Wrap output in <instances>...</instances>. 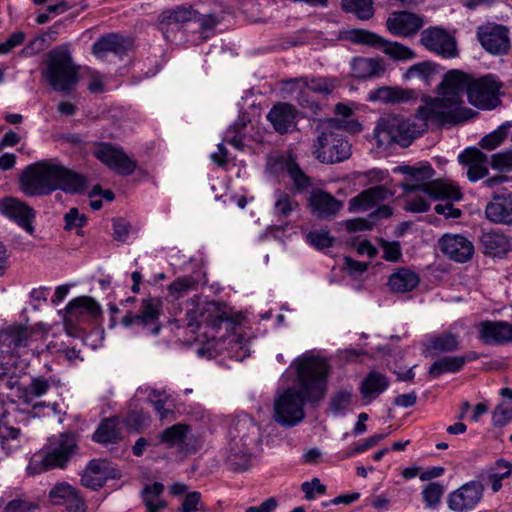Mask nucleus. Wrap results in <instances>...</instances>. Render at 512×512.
<instances>
[{"label":"nucleus","mask_w":512,"mask_h":512,"mask_svg":"<svg viewBox=\"0 0 512 512\" xmlns=\"http://www.w3.org/2000/svg\"><path fill=\"white\" fill-rule=\"evenodd\" d=\"M291 367L295 369L297 386L287 387L278 393L273 404V420L285 428L294 427L304 420L306 402L315 404L325 397L329 373L327 361L310 353L296 358Z\"/></svg>","instance_id":"f257e3e1"},{"label":"nucleus","mask_w":512,"mask_h":512,"mask_svg":"<svg viewBox=\"0 0 512 512\" xmlns=\"http://www.w3.org/2000/svg\"><path fill=\"white\" fill-rule=\"evenodd\" d=\"M472 78V75L457 69L444 74L437 86V96L427 99L423 105L432 118V124L456 125L472 116V110L463 106V94L466 92L468 95Z\"/></svg>","instance_id":"f03ea898"},{"label":"nucleus","mask_w":512,"mask_h":512,"mask_svg":"<svg viewBox=\"0 0 512 512\" xmlns=\"http://www.w3.org/2000/svg\"><path fill=\"white\" fill-rule=\"evenodd\" d=\"M85 187V179L51 160L28 165L19 176V189L27 197L46 196L61 189L76 193Z\"/></svg>","instance_id":"7ed1b4c3"},{"label":"nucleus","mask_w":512,"mask_h":512,"mask_svg":"<svg viewBox=\"0 0 512 512\" xmlns=\"http://www.w3.org/2000/svg\"><path fill=\"white\" fill-rule=\"evenodd\" d=\"M426 108L420 106L413 118L405 119L399 115H388L379 119L374 130L379 145L397 144L408 147L414 139L422 135L432 123Z\"/></svg>","instance_id":"20e7f679"},{"label":"nucleus","mask_w":512,"mask_h":512,"mask_svg":"<svg viewBox=\"0 0 512 512\" xmlns=\"http://www.w3.org/2000/svg\"><path fill=\"white\" fill-rule=\"evenodd\" d=\"M79 68L68 47L59 46L46 54L41 75L54 91L70 93L79 82Z\"/></svg>","instance_id":"39448f33"},{"label":"nucleus","mask_w":512,"mask_h":512,"mask_svg":"<svg viewBox=\"0 0 512 512\" xmlns=\"http://www.w3.org/2000/svg\"><path fill=\"white\" fill-rule=\"evenodd\" d=\"M344 121L338 119L319 120L316 126L318 136L313 143V154L322 163L334 164L348 159L351 145L341 132Z\"/></svg>","instance_id":"423d86ee"},{"label":"nucleus","mask_w":512,"mask_h":512,"mask_svg":"<svg viewBox=\"0 0 512 512\" xmlns=\"http://www.w3.org/2000/svg\"><path fill=\"white\" fill-rule=\"evenodd\" d=\"M77 450L76 439L72 435L61 434L58 438L50 440L42 451L31 457L26 471L34 476L53 469H64Z\"/></svg>","instance_id":"0eeeda50"},{"label":"nucleus","mask_w":512,"mask_h":512,"mask_svg":"<svg viewBox=\"0 0 512 512\" xmlns=\"http://www.w3.org/2000/svg\"><path fill=\"white\" fill-rule=\"evenodd\" d=\"M229 434L226 465L236 472L245 471L251 465L250 446L256 441L257 427L251 419H237L230 427Z\"/></svg>","instance_id":"6e6552de"},{"label":"nucleus","mask_w":512,"mask_h":512,"mask_svg":"<svg viewBox=\"0 0 512 512\" xmlns=\"http://www.w3.org/2000/svg\"><path fill=\"white\" fill-rule=\"evenodd\" d=\"M399 170L408 177L401 185L406 192L422 191L433 200L461 198V193L456 187L441 180H431L434 172L430 166H401Z\"/></svg>","instance_id":"1a4fd4ad"},{"label":"nucleus","mask_w":512,"mask_h":512,"mask_svg":"<svg viewBox=\"0 0 512 512\" xmlns=\"http://www.w3.org/2000/svg\"><path fill=\"white\" fill-rule=\"evenodd\" d=\"M156 444L176 449L183 455L196 453L201 447L200 440L192 433L191 426L185 423H176L164 429L157 435Z\"/></svg>","instance_id":"9d476101"},{"label":"nucleus","mask_w":512,"mask_h":512,"mask_svg":"<svg viewBox=\"0 0 512 512\" xmlns=\"http://www.w3.org/2000/svg\"><path fill=\"white\" fill-rule=\"evenodd\" d=\"M501 88L502 84L491 74L478 79L472 78L468 91V101L479 109H494L501 103L499 97Z\"/></svg>","instance_id":"9b49d317"},{"label":"nucleus","mask_w":512,"mask_h":512,"mask_svg":"<svg viewBox=\"0 0 512 512\" xmlns=\"http://www.w3.org/2000/svg\"><path fill=\"white\" fill-rule=\"evenodd\" d=\"M347 39L356 44L381 48L386 55L395 60H410L415 58V53L410 48L398 42H389L378 34L368 30L353 29L348 32Z\"/></svg>","instance_id":"f8f14e48"},{"label":"nucleus","mask_w":512,"mask_h":512,"mask_svg":"<svg viewBox=\"0 0 512 512\" xmlns=\"http://www.w3.org/2000/svg\"><path fill=\"white\" fill-rule=\"evenodd\" d=\"M162 310V301L157 297H147L142 300L139 313H127L121 320L124 327L137 325L146 329L152 335H158L161 330L159 317Z\"/></svg>","instance_id":"ddd939ff"},{"label":"nucleus","mask_w":512,"mask_h":512,"mask_svg":"<svg viewBox=\"0 0 512 512\" xmlns=\"http://www.w3.org/2000/svg\"><path fill=\"white\" fill-rule=\"evenodd\" d=\"M477 39L485 51L494 56H504L510 52L509 28L502 24L486 23L477 28Z\"/></svg>","instance_id":"4468645a"},{"label":"nucleus","mask_w":512,"mask_h":512,"mask_svg":"<svg viewBox=\"0 0 512 512\" xmlns=\"http://www.w3.org/2000/svg\"><path fill=\"white\" fill-rule=\"evenodd\" d=\"M420 42L426 49L443 58H454L458 55L455 38L442 28L430 27L423 30Z\"/></svg>","instance_id":"2eb2a0df"},{"label":"nucleus","mask_w":512,"mask_h":512,"mask_svg":"<svg viewBox=\"0 0 512 512\" xmlns=\"http://www.w3.org/2000/svg\"><path fill=\"white\" fill-rule=\"evenodd\" d=\"M190 318L187 327L194 332L201 324H206L212 328H219L222 322H236L224 309L220 302H207L203 309L198 311H190L187 313Z\"/></svg>","instance_id":"dca6fc26"},{"label":"nucleus","mask_w":512,"mask_h":512,"mask_svg":"<svg viewBox=\"0 0 512 512\" xmlns=\"http://www.w3.org/2000/svg\"><path fill=\"white\" fill-rule=\"evenodd\" d=\"M311 214L320 220H331L343 208V202L322 189H313L307 199Z\"/></svg>","instance_id":"f3484780"},{"label":"nucleus","mask_w":512,"mask_h":512,"mask_svg":"<svg viewBox=\"0 0 512 512\" xmlns=\"http://www.w3.org/2000/svg\"><path fill=\"white\" fill-rule=\"evenodd\" d=\"M94 155L120 175H131L137 166L136 161L131 159L123 149L113 147L110 144H100Z\"/></svg>","instance_id":"a211bd4d"},{"label":"nucleus","mask_w":512,"mask_h":512,"mask_svg":"<svg viewBox=\"0 0 512 512\" xmlns=\"http://www.w3.org/2000/svg\"><path fill=\"white\" fill-rule=\"evenodd\" d=\"M484 486L479 481L465 483L448 496V507L455 512L473 509L482 499Z\"/></svg>","instance_id":"6ab92c4d"},{"label":"nucleus","mask_w":512,"mask_h":512,"mask_svg":"<svg viewBox=\"0 0 512 512\" xmlns=\"http://www.w3.org/2000/svg\"><path fill=\"white\" fill-rule=\"evenodd\" d=\"M486 218L495 224H512V192L495 193L485 208Z\"/></svg>","instance_id":"aec40b11"},{"label":"nucleus","mask_w":512,"mask_h":512,"mask_svg":"<svg viewBox=\"0 0 512 512\" xmlns=\"http://www.w3.org/2000/svg\"><path fill=\"white\" fill-rule=\"evenodd\" d=\"M423 25L424 20L421 16L407 11L395 12L386 20L389 32L402 37L413 36Z\"/></svg>","instance_id":"412c9836"},{"label":"nucleus","mask_w":512,"mask_h":512,"mask_svg":"<svg viewBox=\"0 0 512 512\" xmlns=\"http://www.w3.org/2000/svg\"><path fill=\"white\" fill-rule=\"evenodd\" d=\"M442 252L451 260L464 263L474 254L472 242L462 235H444L440 240Z\"/></svg>","instance_id":"4be33fe9"},{"label":"nucleus","mask_w":512,"mask_h":512,"mask_svg":"<svg viewBox=\"0 0 512 512\" xmlns=\"http://www.w3.org/2000/svg\"><path fill=\"white\" fill-rule=\"evenodd\" d=\"M0 205L4 215L15 220L29 234L34 232L32 222L35 218V211L32 207L12 197L5 198Z\"/></svg>","instance_id":"5701e85b"},{"label":"nucleus","mask_w":512,"mask_h":512,"mask_svg":"<svg viewBox=\"0 0 512 512\" xmlns=\"http://www.w3.org/2000/svg\"><path fill=\"white\" fill-rule=\"evenodd\" d=\"M485 344L503 345L512 341V324L504 321H483L479 328Z\"/></svg>","instance_id":"b1692460"},{"label":"nucleus","mask_w":512,"mask_h":512,"mask_svg":"<svg viewBox=\"0 0 512 512\" xmlns=\"http://www.w3.org/2000/svg\"><path fill=\"white\" fill-rule=\"evenodd\" d=\"M487 160V155L477 148H469L459 155V162L468 166L467 177L472 182L488 175Z\"/></svg>","instance_id":"393cba45"},{"label":"nucleus","mask_w":512,"mask_h":512,"mask_svg":"<svg viewBox=\"0 0 512 512\" xmlns=\"http://www.w3.org/2000/svg\"><path fill=\"white\" fill-rule=\"evenodd\" d=\"M129 46L130 41L128 39L119 34L110 33L102 36L93 44L92 53L98 58H103L108 52L123 55L127 52Z\"/></svg>","instance_id":"a878e982"},{"label":"nucleus","mask_w":512,"mask_h":512,"mask_svg":"<svg viewBox=\"0 0 512 512\" xmlns=\"http://www.w3.org/2000/svg\"><path fill=\"white\" fill-rule=\"evenodd\" d=\"M267 119L272 124L275 131L284 134L295 124L296 111L290 104L278 103L270 110Z\"/></svg>","instance_id":"bb28decb"},{"label":"nucleus","mask_w":512,"mask_h":512,"mask_svg":"<svg viewBox=\"0 0 512 512\" xmlns=\"http://www.w3.org/2000/svg\"><path fill=\"white\" fill-rule=\"evenodd\" d=\"M351 69L354 77L358 79H369L384 74V62L380 58L355 57L351 62Z\"/></svg>","instance_id":"cd10ccee"},{"label":"nucleus","mask_w":512,"mask_h":512,"mask_svg":"<svg viewBox=\"0 0 512 512\" xmlns=\"http://www.w3.org/2000/svg\"><path fill=\"white\" fill-rule=\"evenodd\" d=\"M420 283L419 275L408 269L398 268L389 276L387 285L394 293H407L415 289Z\"/></svg>","instance_id":"c85d7f7f"},{"label":"nucleus","mask_w":512,"mask_h":512,"mask_svg":"<svg viewBox=\"0 0 512 512\" xmlns=\"http://www.w3.org/2000/svg\"><path fill=\"white\" fill-rule=\"evenodd\" d=\"M286 85L301 83L303 87L323 95H329L339 86V81L333 77H313L306 76L285 80Z\"/></svg>","instance_id":"c756f323"},{"label":"nucleus","mask_w":512,"mask_h":512,"mask_svg":"<svg viewBox=\"0 0 512 512\" xmlns=\"http://www.w3.org/2000/svg\"><path fill=\"white\" fill-rule=\"evenodd\" d=\"M416 98L417 94L414 90L399 87L378 88L370 97L372 100L383 103H405Z\"/></svg>","instance_id":"7c9ffc66"},{"label":"nucleus","mask_w":512,"mask_h":512,"mask_svg":"<svg viewBox=\"0 0 512 512\" xmlns=\"http://www.w3.org/2000/svg\"><path fill=\"white\" fill-rule=\"evenodd\" d=\"M388 385L389 381L383 374L373 371L361 382L360 392L363 398L370 401L385 391Z\"/></svg>","instance_id":"2f4dec72"},{"label":"nucleus","mask_w":512,"mask_h":512,"mask_svg":"<svg viewBox=\"0 0 512 512\" xmlns=\"http://www.w3.org/2000/svg\"><path fill=\"white\" fill-rule=\"evenodd\" d=\"M117 418H106L94 432L93 439L101 444L117 443L122 439Z\"/></svg>","instance_id":"473e14b6"},{"label":"nucleus","mask_w":512,"mask_h":512,"mask_svg":"<svg viewBox=\"0 0 512 512\" xmlns=\"http://www.w3.org/2000/svg\"><path fill=\"white\" fill-rule=\"evenodd\" d=\"M481 243L484 253L493 256L505 254L511 248L509 238L497 232L484 233L481 236Z\"/></svg>","instance_id":"72a5a7b5"},{"label":"nucleus","mask_w":512,"mask_h":512,"mask_svg":"<svg viewBox=\"0 0 512 512\" xmlns=\"http://www.w3.org/2000/svg\"><path fill=\"white\" fill-rule=\"evenodd\" d=\"M69 317H78L83 313H87L92 317L100 315L101 308L99 304L91 297L81 296L73 299L66 307Z\"/></svg>","instance_id":"f704fd0d"},{"label":"nucleus","mask_w":512,"mask_h":512,"mask_svg":"<svg viewBox=\"0 0 512 512\" xmlns=\"http://www.w3.org/2000/svg\"><path fill=\"white\" fill-rule=\"evenodd\" d=\"M467 358L464 356H449L436 360L429 368V375L433 378L443 373H455L462 369Z\"/></svg>","instance_id":"c9c22d12"},{"label":"nucleus","mask_w":512,"mask_h":512,"mask_svg":"<svg viewBox=\"0 0 512 512\" xmlns=\"http://www.w3.org/2000/svg\"><path fill=\"white\" fill-rule=\"evenodd\" d=\"M147 400L153 406L161 421L169 416H174L175 405L169 400V396L165 392L152 390L148 394Z\"/></svg>","instance_id":"e433bc0d"},{"label":"nucleus","mask_w":512,"mask_h":512,"mask_svg":"<svg viewBox=\"0 0 512 512\" xmlns=\"http://www.w3.org/2000/svg\"><path fill=\"white\" fill-rule=\"evenodd\" d=\"M285 170L291 178L294 187L297 191L301 192L311 186V178L301 169L299 164L289 157L285 162Z\"/></svg>","instance_id":"4c0bfd02"},{"label":"nucleus","mask_w":512,"mask_h":512,"mask_svg":"<svg viewBox=\"0 0 512 512\" xmlns=\"http://www.w3.org/2000/svg\"><path fill=\"white\" fill-rule=\"evenodd\" d=\"M344 11L354 13L360 20H368L374 15L372 0H342Z\"/></svg>","instance_id":"58836bf2"},{"label":"nucleus","mask_w":512,"mask_h":512,"mask_svg":"<svg viewBox=\"0 0 512 512\" xmlns=\"http://www.w3.org/2000/svg\"><path fill=\"white\" fill-rule=\"evenodd\" d=\"M298 207V202L288 193L281 190L275 192L274 214L279 219L288 218Z\"/></svg>","instance_id":"ea45409f"},{"label":"nucleus","mask_w":512,"mask_h":512,"mask_svg":"<svg viewBox=\"0 0 512 512\" xmlns=\"http://www.w3.org/2000/svg\"><path fill=\"white\" fill-rule=\"evenodd\" d=\"M198 12L184 6H178L173 10H166L161 14V22L170 24H179L196 19Z\"/></svg>","instance_id":"a19ab883"},{"label":"nucleus","mask_w":512,"mask_h":512,"mask_svg":"<svg viewBox=\"0 0 512 512\" xmlns=\"http://www.w3.org/2000/svg\"><path fill=\"white\" fill-rule=\"evenodd\" d=\"M512 127V122H505L498 129L484 136L480 141V146L486 150H494L508 136V129Z\"/></svg>","instance_id":"79ce46f5"},{"label":"nucleus","mask_w":512,"mask_h":512,"mask_svg":"<svg viewBox=\"0 0 512 512\" xmlns=\"http://www.w3.org/2000/svg\"><path fill=\"white\" fill-rule=\"evenodd\" d=\"M437 73V66L431 62L424 61L411 66L405 73V78H420L426 85L430 84L431 78Z\"/></svg>","instance_id":"37998d69"},{"label":"nucleus","mask_w":512,"mask_h":512,"mask_svg":"<svg viewBox=\"0 0 512 512\" xmlns=\"http://www.w3.org/2000/svg\"><path fill=\"white\" fill-rule=\"evenodd\" d=\"M459 341L456 335L451 333H444L439 336L433 337L428 348L437 353L451 352L458 348Z\"/></svg>","instance_id":"c03bdc74"},{"label":"nucleus","mask_w":512,"mask_h":512,"mask_svg":"<svg viewBox=\"0 0 512 512\" xmlns=\"http://www.w3.org/2000/svg\"><path fill=\"white\" fill-rule=\"evenodd\" d=\"M445 487L438 482H430L426 485L422 492V497L425 505L428 508L437 507L442 499L444 494Z\"/></svg>","instance_id":"a18cd8bd"},{"label":"nucleus","mask_w":512,"mask_h":512,"mask_svg":"<svg viewBox=\"0 0 512 512\" xmlns=\"http://www.w3.org/2000/svg\"><path fill=\"white\" fill-rule=\"evenodd\" d=\"M123 422L128 428L140 432L149 425L150 416L143 410H131L124 417Z\"/></svg>","instance_id":"49530a36"},{"label":"nucleus","mask_w":512,"mask_h":512,"mask_svg":"<svg viewBox=\"0 0 512 512\" xmlns=\"http://www.w3.org/2000/svg\"><path fill=\"white\" fill-rule=\"evenodd\" d=\"M352 402V393L348 390L335 392L329 401V409L334 415L344 412Z\"/></svg>","instance_id":"de8ad7c7"},{"label":"nucleus","mask_w":512,"mask_h":512,"mask_svg":"<svg viewBox=\"0 0 512 512\" xmlns=\"http://www.w3.org/2000/svg\"><path fill=\"white\" fill-rule=\"evenodd\" d=\"M76 489L66 482L56 484L49 492V498L55 505H62L75 494Z\"/></svg>","instance_id":"09e8293b"},{"label":"nucleus","mask_w":512,"mask_h":512,"mask_svg":"<svg viewBox=\"0 0 512 512\" xmlns=\"http://www.w3.org/2000/svg\"><path fill=\"white\" fill-rule=\"evenodd\" d=\"M376 204L369 189L359 193L357 196L349 200V211L357 212L360 210H368Z\"/></svg>","instance_id":"8fccbe9b"},{"label":"nucleus","mask_w":512,"mask_h":512,"mask_svg":"<svg viewBox=\"0 0 512 512\" xmlns=\"http://www.w3.org/2000/svg\"><path fill=\"white\" fill-rule=\"evenodd\" d=\"M512 420V404L507 402L500 403L492 413V422L494 426L503 427Z\"/></svg>","instance_id":"3c124183"},{"label":"nucleus","mask_w":512,"mask_h":512,"mask_svg":"<svg viewBox=\"0 0 512 512\" xmlns=\"http://www.w3.org/2000/svg\"><path fill=\"white\" fill-rule=\"evenodd\" d=\"M306 238L307 241L317 249L331 247L334 242V238L325 230L311 231L307 234Z\"/></svg>","instance_id":"603ef678"},{"label":"nucleus","mask_w":512,"mask_h":512,"mask_svg":"<svg viewBox=\"0 0 512 512\" xmlns=\"http://www.w3.org/2000/svg\"><path fill=\"white\" fill-rule=\"evenodd\" d=\"M491 166L500 172L512 171V151L493 154L491 157Z\"/></svg>","instance_id":"864d4df0"},{"label":"nucleus","mask_w":512,"mask_h":512,"mask_svg":"<svg viewBox=\"0 0 512 512\" xmlns=\"http://www.w3.org/2000/svg\"><path fill=\"white\" fill-rule=\"evenodd\" d=\"M65 230H73L75 228H81L86 224L87 218L84 214H81L78 208H71L65 215Z\"/></svg>","instance_id":"5fc2aeb1"},{"label":"nucleus","mask_w":512,"mask_h":512,"mask_svg":"<svg viewBox=\"0 0 512 512\" xmlns=\"http://www.w3.org/2000/svg\"><path fill=\"white\" fill-rule=\"evenodd\" d=\"M380 247L383 250V258L387 261L396 262L400 259L402 253H401V247L399 242L393 241L389 242L384 239H381L379 241Z\"/></svg>","instance_id":"6e6d98bb"},{"label":"nucleus","mask_w":512,"mask_h":512,"mask_svg":"<svg viewBox=\"0 0 512 512\" xmlns=\"http://www.w3.org/2000/svg\"><path fill=\"white\" fill-rule=\"evenodd\" d=\"M38 508L36 503L23 499H14L7 503L2 512H34Z\"/></svg>","instance_id":"4d7b16f0"},{"label":"nucleus","mask_w":512,"mask_h":512,"mask_svg":"<svg viewBox=\"0 0 512 512\" xmlns=\"http://www.w3.org/2000/svg\"><path fill=\"white\" fill-rule=\"evenodd\" d=\"M193 283V280L190 278H178L169 285V293L174 296L175 299H179L192 287Z\"/></svg>","instance_id":"13d9d810"},{"label":"nucleus","mask_w":512,"mask_h":512,"mask_svg":"<svg viewBox=\"0 0 512 512\" xmlns=\"http://www.w3.org/2000/svg\"><path fill=\"white\" fill-rule=\"evenodd\" d=\"M10 344L15 348L26 346L28 342L27 329L23 326L12 327L9 330Z\"/></svg>","instance_id":"bf43d9fd"},{"label":"nucleus","mask_w":512,"mask_h":512,"mask_svg":"<svg viewBox=\"0 0 512 512\" xmlns=\"http://www.w3.org/2000/svg\"><path fill=\"white\" fill-rule=\"evenodd\" d=\"M25 40V34L21 31L11 34L5 42L0 43V54L10 52L16 46L21 45Z\"/></svg>","instance_id":"052dcab7"},{"label":"nucleus","mask_w":512,"mask_h":512,"mask_svg":"<svg viewBox=\"0 0 512 512\" xmlns=\"http://www.w3.org/2000/svg\"><path fill=\"white\" fill-rule=\"evenodd\" d=\"M201 494L199 492L187 493L184 497L182 505L178 508V512H194L197 510V505L200 503Z\"/></svg>","instance_id":"680f3d73"},{"label":"nucleus","mask_w":512,"mask_h":512,"mask_svg":"<svg viewBox=\"0 0 512 512\" xmlns=\"http://www.w3.org/2000/svg\"><path fill=\"white\" fill-rule=\"evenodd\" d=\"M374 225L375 221L371 220L369 217L367 219L356 218L346 221V228L349 232L370 230Z\"/></svg>","instance_id":"e2e57ef3"},{"label":"nucleus","mask_w":512,"mask_h":512,"mask_svg":"<svg viewBox=\"0 0 512 512\" xmlns=\"http://www.w3.org/2000/svg\"><path fill=\"white\" fill-rule=\"evenodd\" d=\"M302 491L305 493V497L308 500H311L314 498V490L318 494H324L326 491V487L320 483V480L318 478H313L310 482H304L301 485Z\"/></svg>","instance_id":"0e129e2a"},{"label":"nucleus","mask_w":512,"mask_h":512,"mask_svg":"<svg viewBox=\"0 0 512 512\" xmlns=\"http://www.w3.org/2000/svg\"><path fill=\"white\" fill-rule=\"evenodd\" d=\"M404 209L414 213H423L430 209V204L422 197H415L406 201Z\"/></svg>","instance_id":"69168bd1"},{"label":"nucleus","mask_w":512,"mask_h":512,"mask_svg":"<svg viewBox=\"0 0 512 512\" xmlns=\"http://www.w3.org/2000/svg\"><path fill=\"white\" fill-rule=\"evenodd\" d=\"M49 389V383L46 379L40 377L32 380L27 388V391L34 397L44 395Z\"/></svg>","instance_id":"338daca9"},{"label":"nucleus","mask_w":512,"mask_h":512,"mask_svg":"<svg viewBox=\"0 0 512 512\" xmlns=\"http://www.w3.org/2000/svg\"><path fill=\"white\" fill-rule=\"evenodd\" d=\"M68 512H86L87 507L83 498L76 491L65 503Z\"/></svg>","instance_id":"774afa93"}]
</instances>
